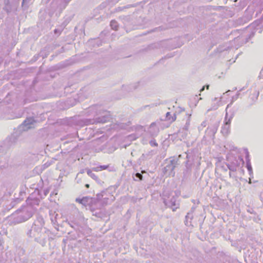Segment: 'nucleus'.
<instances>
[{"label":"nucleus","instance_id":"f03ea898","mask_svg":"<svg viewBox=\"0 0 263 263\" xmlns=\"http://www.w3.org/2000/svg\"><path fill=\"white\" fill-rule=\"evenodd\" d=\"M108 165H100L99 166L93 168L92 170L95 172H99L106 170L107 168H108Z\"/></svg>","mask_w":263,"mask_h":263},{"label":"nucleus","instance_id":"9b49d317","mask_svg":"<svg viewBox=\"0 0 263 263\" xmlns=\"http://www.w3.org/2000/svg\"><path fill=\"white\" fill-rule=\"evenodd\" d=\"M85 186H86L87 188H89V184H86L85 185Z\"/></svg>","mask_w":263,"mask_h":263},{"label":"nucleus","instance_id":"9d476101","mask_svg":"<svg viewBox=\"0 0 263 263\" xmlns=\"http://www.w3.org/2000/svg\"><path fill=\"white\" fill-rule=\"evenodd\" d=\"M151 145H152V146H158V144H157V142H156L155 141H154V142H151Z\"/></svg>","mask_w":263,"mask_h":263},{"label":"nucleus","instance_id":"0eeeda50","mask_svg":"<svg viewBox=\"0 0 263 263\" xmlns=\"http://www.w3.org/2000/svg\"><path fill=\"white\" fill-rule=\"evenodd\" d=\"M87 173L89 176H91V177H93V176L96 177V176L92 173V172L90 170L87 171Z\"/></svg>","mask_w":263,"mask_h":263},{"label":"nucleus","instance_id":"20e7f679","mask_svg":"<svg viewBox=\"0 0 263 263\" xmlns=\"http://www.w3.org/2000/svg\"><path fill=\"white\" fill-rule=\"evenodd\" d=\"M230 127L229 126H224L222 128V129H221V133L224 135H227L229 134L230 133Z\"/></svg>","mask_w":263,"mask_h":263},{"label":"nucleus","instance_id":"ddd939ff","mask_svg":"<svg viewBox=\"0 0 263 263\" xmlns=\"http://www.w3.org/2000/svg\"><path fill=\"white\" fill-rule=\"evenodd\" d=\"M204 87H203L202 88L201 90H203L204 89Z\"/></svg>","mask_w":263,"mask_h":263},{"label":"nucleus","instance_id":"f257e3e1","mask_svg":"<svg viewBox=\"0 0 263 263\" xmlns=\"http://www.w3.org/2000/svg\"><path fill=\"white\" fill-rule=\"evenodd\" d=\"M166 118L167 120L171 123L174 122L176 120V117L175 115L172 116L170 112L166 113Z\"/></svg>","mask_w":263,"mask_h":263},{"label":"nucleus","instance_id":"6e6552de","mask_svg":"<svg viewBox=\"0 0 263 263\" xmlns=\"http://www.w3.org/2000/svg\"><path fill=\"white\" fill-rule=\"evenodd\" d=\"M87 173L89 176H91V177H93V176L96 177V176L92 173V172L90 170L87 171Z\"/></svg>","mask_w":263,"mask_h":263},{"label":"nucleus","instance_id":"423d86ee","mask_svg":"<svg viewBox=\"0 0 263 263\" xmlns=\"http://www.w3.org/2000/svg\"><path fill=\"white\" fill-rule=\"evenodd\" d=\"M87 173L89 176H91V177H93V176L96 177V176L92 173V172L90 170L87 171Z\"/></svg>","mask_w":263,"mask_h":263},{"label":"nucleus","instance_id":"f8f14e48","mask_svg":"<svg viewBox=\"0 0 263 263\" xmlns=\"http://www.w3.org/2000/svg\"><path fill=\"white\" fill-rule=\"evenodd\" d=\"M209 85H208V86H207V87H206L207 89H208V88H209Z\"/></svg>","mask_w":263,"mask_h":263},{"label":"nucleus","instance_id":"7ed1b4c3","mask_svg":"<svg viewBox=\"0 0 263 263\" xmlns=\"http://www.w3.org/2000/svg\"><path fill=\"white\" fill-rule=\"evenodd\" d=\"M88 197H85L82 198H77L76 199V201L77 202L80 203V204H85L86 202H87Z\"/></svg>","mask_w":263,"mask_h":263},{"label":"nucleus","instance_id":"39448f33","mask_svg":"<svg viewBox=\"0 0 263 263\" xmlns=\"http://www.w3.org/2000/svg\"><path fill=\"white\" fill-rule=\"evenodd\" d=\"M231 120L229 119L225 123V126H229L230 127V124H231Z\"/></svg>","mask_w":263,"mask_h":263},{"label":"nucleus","instance_id":"1a4fd4ad","mask_svg":"<svg viewBox=\"0 0 263 263\" xmlns=\"http://www.w3.org/2000/svg\"><path fill=\"white\" fill-rule=\"evenodd\" d=\"M136 177H137L138 178H139L140 180H142V178H143V176L141 174H140V173H137L136 174Z\"/></svg>","mask_w":263,"mask_h":263}]
</instances>
